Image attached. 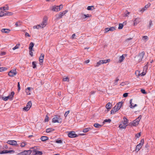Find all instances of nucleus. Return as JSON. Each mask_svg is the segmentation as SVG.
<instances>
[{
  "instance_id": "f257e3e1",
  "label": "nucleus",
  "mask_w": 155,
  "mask_h": 155,
  "mask_svg": "<svg viewBox=\"0 0 155 155\" xmlns=\"http://www.w3.org/2000/svg\"><path fill=\"white\" fill-rule=\"evenodd\" d=\"M128 120L125 117H123V120L122 121L119 125V127L120 129H122L126 128L128 125Z\"/></svg>"
},
{
  "instance_id": "f03ea898",
  "label": "nucleus",
  "mask_w": 155,
  "mask_h": 155,
  "mask_svg": "<svg viewBox=\"0 0 155 155\" xmlns=\"http://www.w3.org/2000/svg\"><path fill=\"white\" fill-rule=\"evenodd\" d=\"M145 55L144 51H142L138 55L135 57V60L137 63H139L142 61L143 58Z\"/></svg>"
},
{
  "instance_id": "7ed1b4c3",
  "label": "nucleus",
  "mask_w": 155,
  "mask_h": 155,
  "mask_svg": "<svg viewBox=\"0 0 155 155\" xmlns=\"http://www.w3.org/2000/svg\"><path fill=\"white\" fill-rule=\"evenodd\" d=\"M32 149V152L33 155H42V153L41 151H39L36 147H32L31 148Z\"/></svg>"
},
{
  "instance_id": "20e7f679",
  "label": "nucleus",
  "mask_w": 155,
  "mask_h": 155,
  "mask_svg": "<svg viewBox=\"0 0 155 155\" xmlns=\"http://www.w3.org/2000/svg\"><path fill=\"white\" fill-rule=\"evenodd\" d=\"M142 116L140 115L135 120L133 121L130 124V125L134 126H136L139 124V121L141 118Z\"/></svg>"
},
{
  "instance_id": "39448f33",
  "label": "nucleus",
  "mask_w": 155,
  "mask_h": 155,
  "mask_svg": "<svg viewBox=\"0 0 155 155\" xmlns=\"http://www.w3.org/2000/svg\"><path fill=\"white\" fill-rule=\"evenodd\" d=\"M62 119L59 116L55 115L52 119V122L53 123H61L62 122Z\"/></svg>"
},
{
  "instance_id": "423d86ee",
  "label": "nucleus",
  "mask_w": 155,
  "mask_h": 155,
  "mask_svg": "<svg viewBox=\"0 0 155 155\" xmlns=\"http://www.w3.org/2000/svg\"><path fill=\"white\" fill-rule=\"evenodd\" d=\"M68 11V10H66L62 12H60L59 14L56 15H55L56 20H58L61 18L62 17L65 15Z\"/></svg>"
},
{
  "instance_id": "0eeeda50",
  "label": "nucleus",
  "mask_w": 155,
  "mask_h": 155,
  "mask_svg": "<svg viewBox=\"0 0 155 155\" xmlns=\"http://www.w3.org/2000/svg\"><path fill=\"white\" fill-rule=\"evenodd\" d=\"M63 8V5H61L59 6L54 5L51 8V10L54 12H58L61 10Z\"/></svg>"
},
{
  "instance_id": "6e6552de",
  "label": "nucleus",
  "mask_w": 155,
  "mask_h": 155,
  "mask_svg": "<svg viewBox=\"0 0 155 155\" xmlns=\"http://www.w3.org/2000/svg\"><path fill=\"white\" fill-rule=\"evenodd\" d=\"M110 60L109 59L107 60H100L97 62L95 65V67H97L99 66L102 64L106 63L109 62Z\"/></svg>"
},
{
  "instance_id": "1a4fd4ad",
  "label": "nucleus",
  "mask_w": 155,
  "mask_h": 155,
  "mask_svg": "<svg viewBox=\"0 0 155 155\" xmlns=\"http://www.w3.org/2000/svg\"><path fill=\"white\" fill-rule=\"evenodd\" d=\"M144 142V140L143 139H142L141 140L140 143L138 144L136 147L135 150L137 152H138L141 148Z\"/></svg>"
},
{
  "instance_id": "9d476101",
  "label": "nucleus",
  "mask_w": 155,
  "mask_h": 155,
  "mask_svg": "<svg viewBox=\"0 0 155 155\" xmlns=\"http://www.w3.org/2000/svg\"><path fill=\"white\" fill-rule=\"evenodd\" d=\"M14 94V92H11V94H9L8 96L3 98V100L5 101H6L8 100H12Z\"/></svg>"
},
{
  "instance_id": "9b49d317",
  "label": "nucleus",
  "mask_w": 155,
  "mask_h": 155,
  "mask_svg": "<svg viewBox=\"0 0 155 155\" xmlns=\"http://www.w3.org/2000/svg\"><path fill=\"white\" fill-rule=\"evenodd\" d=\"M47 24V19L46 18H44L43 19L42 22L39 25L41 26V28H45Z\"/></svg>"
},
{
  "instance_id": "f8f14e48",
  "label": "nucleus",
  "mask_w": 155,
  "mask_h": 155,
  "mask_svg": "<svg viewBox=\"0 0 155 155\" xmlns=\"http://www.w3.org/2000/svg\"><path fill=\"white\" fill-rule=\"evenodd\" d=\"M32 153V151L31 150H25L18 153L16 155H30Z\"/></svg>"
},
{
  "instance_id": "ddd939ff",
  "label": "nucleus",
  "mask_w": 155,
  "mask_h": 155,
  "mask_svg": "<svg viewBox=\"0 0 155 155\" xmlns=\"http://www.w3.org/2000/svg\"><path fill=\"white\" fill-rule=\"evenodd\" d=\"M17 74L15 69H13L11 70L8 73V75L10 77H13L15 75Z\"/></svg>"
},
{
  "instance_id": "4468645a",
  "label": "nucleus",
  "mask_w": 155,
  "mask_h": 155,
  "mask_svg": "<svg viewBox=\"0 0 155 155\" xmlns=\"http://www.w3.org/2000/svg\"><path fill=\"white\" fill-rule=\"evenodd\" d=\"M32 105V103L31 101H29L27 104L26 106L23 108V110L25 111H28L29 110Z\"/></svg>"
},
{
  "instance_id": "2eb2a0df",
  "label": "nucleus",
  "mask_w": 155,
  "mask_h": 155,
  "mask_svg": "<svg viewBox=\"0 0 155 155\" xmlns=\"http://www.w3.org/2000/svg\"><path fill=\"white\" fill-rule=\"evenodd\" d=\"M68 136L69 137L71 138H74L78 136L77 134H75L74 132H70L68 133Z\"/></svg>"
},
{
  "instance_id": "dca6fc26",
  "label": "nucleus",
  "mask_w": 155,
  "mask_h": 155,
  "mask_svg": "<svg viewBox=\"0 0 155 155\" xmlns=\"http://www.w3.org/2000/svg\"><path fill=\"white\" fill-rule=\"evenodd\" d=\"M44 57V54H41L39 58V61L40 62V64L41 65L42 64L43 62V59Z\"/></svg>"
},
{
  "instance_id": "f3484780",
  "label": "nucleus",
  "mask_w": 155,
  "mask_h": 155,
  "mask_svg": "<svg viewBox=\"0 0 155 155\" xmlns=\"http://www.w3.org/2000/svg\"><path fill=\"white\" fill-rule=\"evenodd\" d=\"M7 143L9 144L12 145H16L17 144V141L14 140H8L7 142Z\"/></svg>"
},
{
  "instance_id": "a211bd4d",
  "label": "nucleus",
  "mask_w": 155,
  "mask_h": 155,
  "mask_svg": "<svg viewBox=\"0 0 155 155\" xmlns=\"http://www.w3.org/2000/svg\"><path fill=\"white\" fill-rule=\"evenodd\" d=\"M119 110L115 106L112 108L110 111V114H115L117 111H118Z\"/></svg>"
},
{
  "instance_id": "6ab92c4d",
  "label": "nucleus",
  "mask_w": 155,
  "mask_h": 155,
  "mask_svg": "<svg viewBox=\"0 0 155 155\" xmlns=\"http://www.w3.org/2000/svg\"><path fill=\"white\" fill-rule=\"evenodd\" d=\"M141 21V19L140 18H137L135 19L134 21V25H137Z\"/></svg>"
},
{
  "instance_id": "aec40b11",
  "label": "nucleus",
  "mask_w": 155,
  "mask_h": 155,
  "mask_svg": "<svg viewBox=\"0 0 155 155\" xmlns=\"http://www.w3.org/2000/svg\"><path fill=\"white\" fill-rule=\"evenodd\" d=\"M1 31L3 33H8L10 32V30L9 29L3 28L2 29Z\"/></svg>"
},
{
  "instance_id": "412c9836",
  "label": "nucleus",
  "mask_w": 155,
  "mask_h": 155,
  "mask_svg": "<svg viewBox=\"0 0 155 155\" xmlns=\"http://www.w3.org/2000/svg\"><path fill=\"white\" fill-rule=\"evenodd\" d=\"M122 102H119L115 105V106L119 110L122 106Z\"/></svg>"
},
{
  "instance_id": "4be33fe9",
  "label": "nucleus",
  "mask_w": 155,
  "mask_h": 155,
  "mask_svg": "<svg viewBox=\"0 0 155 155\" xmlns=\"http://www.w3.org/2000/svg\"><path fill=\"white\" fill-rule=\"evenodd\" d=\"M147 67L146 66H145L143 67V69H145V71H143L142 73H140V76H144L145 75L146 72V70L147 69Z\"/></svg>"
},
{
  "instance_id": "5701e85b",
  "label": "nucleus",
  "mask_w": 155,
  "mask_h": 155,
  "mask_svg": "<svg viewBox=\"0 0 155 155\" xmlns=\"http://www.w3.org/2000/svg\"><path fill=\"white\" fill-rule=\"evenodd\" d=\"M132 99H131L130 100V107L131 108H134L135 107L137 106V105L136 104H134L132 103Z\"/></svg>"
},
{
  "instance_id": "b1692460",
  "label": "nucleus",
  "mask_w": 155,
  "mask_h": 155,
  "mask_svg": "<svg viewBox=\"0 0 155 155\" xmlns=\"http://www.w3.org/2000/svg\"><path fill=\"white\" fill-rule=\"evenodd\" d=\"M40 139L41 141H44L48 140V138L47 136H43L41 137Z\"/></svg>"
},
{
  "instance_id": "393cba45",
  "label": "nucleus",
  "mask_w": 155,
  "mask_h": 155,
  "mask_svg": "<svg viewBox=\"0 0 155 155\" xmlns=\"http://www.w3.org/2000/svg\"><path fill=\"white\" fill-rule=\"evenodd\" d=\"M8 7L7 5H6L5 6L3 7L0 8V10L5 11L6 10H8Z\"/></svg>"
},
{
  "instance_id": "a878e982",
  "label": "nucleus",
  "mask_w": 155,
  "mask_h": 155,
  "mask_svg": "<svg viewBox=\"0 0 155 155\" xmlns=\"http://www.w3.org/2000/svg\"><path fill=\"white\" fill-rule=\"evenodd\" d=\"M31 89V88L30 87H28L26 89L25 92L27 94L30 95L31 94L30 93V91Z\"/></svg>"
},
{
  "instance_id": "bb28decb",
  "label": "nucleus",
  "mask_w": 155,
  "mask_h": 155,
  "mask_svg": "<svg viewBox=\"0 0 155 155\" xmlns=\"http://www.w3.org/2000/svg\"><path fill=\"white\" fill-rule=\"evenodd\" d=\"M112 104L108 102L106 106V108L107 109H110L111 108Z\"/></svg>"
},
{
  "instance_id": "cd10ccee",
  "label": "nucleus",
  "mask_w": 155,
  "mask_h": 155,
  "mask_svg": "<svg viewBox=\"0 0 155 155\" xmlns=\"http://www.w3.org/2000/svg\"><path fill=\"white\" fill-rule=\"evenodd\" d=\"M94 126L96 128H100L102 127V125L97 123H95L94 124Z\"/></svg>"
},
{
  "instance_id": "c85d7f7f",
  "label": "nucleus",
  "mask_w": 155,
  "mask_h": 155,
  "mask_svg": "<svg viewBox=\"0 0 155 155\" xmlns=\"http://www.w3.org/2000/svg\"><path fill=\"white\" fill-rule=\"evenodd\" d=\"M34 44L33 42H31L29 44V50H33V48L34 46Z\"/></svg>"
},
{
  "instance_id": "c756f323",
  "label": "nucleus",
  "mask_w": 155,
  "mask_h": 155,
  "mask_svg": "<svg viewBox=\"0 0 155 155\" xmlns=\"http://www.w3.org/2000/svg\"><path fill=\"white\" fill-rule=\"evenodd\" d=\"M124 58L123 55L120 56L119 58V62L120 63L122 62L124 60Z\"/></svg>"
},
{
  "instance_id": "7c9ffc66",
  "label": "nucleus",
  "mask_w": 155,
  "mask_h": 155,
  "mask_svg": "<svg viewBox=\"0 0 155 155\" xmlns=\"http://www.w3.org/2000/svg\"><path fill=\"white\" fill-rule=\"evenodd\" d=\"M91 129V128L90 127L86 128L83 130V132L84 133H86L89 131Z\"/></svg>"
},
{
  "instance_id": "2f4dec72",
  "label": "nucleus",
  "mask_w": 155,
  "mask_h": 155,
  "mask_svg": "<svg viewBox=\"0 0 155 155\" xmlns=\"http://www.w3.org/2000/svg\"><path fill=\"white\" fill-rule=\"evenodd\" d=\"M21 25V23L20 21H18L15 24L16 27H18L20 26Z\"/></svg>"
},
{
  "instance_id": "473e14b6",
  "label": "nucleus",
  "mask_w": 155,
  "mask_h": 155,
  "mask_svg": "<svg viewBox=\"0 0 155 155\" xmlns=\"http://www.w3.org/2000/svg\"><path fill=\"white\" fill-rule=\"evenodd\" d=\"M119 80V79L117 78L116 80L114 81L113 84L114 85H117L118 84V82Z\"/></svg>"
},
{
  "instance_id": "72a5a7b5",
  "label": "nucleus",
  "mask_w": 155,
  "mask_h": 155,
  "mask_svg": "<svg viewBox=\"0 0 155 155\" xmlns=\"http://www.w3.org/2000/svg\"><path fill=\"white\" fill-rule=\"evenodd\" d=\"M41 26H40L39 24V25H35V26H33V28L34 29H38L40 28H41Z\"/></svg>"
},
{
  "instance_id": "f704fd0d",
  "label": "nucleus",
  "mask_w": 155,
  "mask_h": 155,
  "mask_svg": "<svg viewBox=\"0 0 155 155\" xmlns=\"http://www.w3.org/2000/svg\"><path fill=\"white\" fill-rule=\"evenodd\" d=\"M91 16V15L89 14H87V15H82V18H83L84 19L86 18L89 17H90Z\"/></svg>"
},
{
  "instance_id": "c9c22d12",
  "label": "nucleus",
  "mask_w": 155,
  "mask_h": 155,
  "mask_svg": "<svg viewBox=\"0 0 155 155\" xmlns=\"http://www.w3.org/2000/svg\"><path fill=\"white\" fill-rule=\"evenodd\" d=\"M54 130L53 128H49L47 129L46 130V132L47 133H49V132H50L52 131H53Z\"/></svg>"
},
{
  "instance_id": "e433bc0d",
  "label": "nucleus",
  "mask_w": 155,
  "mask_h": 155,
  "mask_svg": "<svg viewBox=\"0 0 155 155\" xmlns=\"http://www.w3.org/2000/svg\"><path fill=\"white\" fill-rule=\"evenodd\" d=\"M7 69V68L5 67H0V72L5 71Z\"/></svg>"
},
{
  "instance_id": "4c0bfd02",
  "label": "nucleus",
  "mask_w": 155,
  "mask_h": 155,
  "mask_svg": "<svg viewBox=\"0 0 155 155\" xmlns=\"http://www.w3.org/2000/svg\"><path fill=\"white\" fill-rule=\"evenodd\" d=\"M130 14V12H128L127 11H126L124 12V16L127 17V16Z\"/></svg>"
},
{
  "instance_id": "58836bf2",
  "label": "nucleus",
  "mask_w": 155,
  "mask_h": 155,
  "mask_svg": "<svg viewBox=\"0 0 155 155\" xmlns=\"http://www.w3.org/2000/svg\"><path fill=\"white\" fill-rule=\"evenodd\" d=\"M2 10H0V17H2L5 15V12L2 11Z\"/></svg>"
},
{
  "instance_id": "ea45409f",
  "label": "nucleus",
  "mask_w": 155,
  "mask_h": 155,
  "mask_svg": "<svg viewBox=\"0 0 155 155\" xmlns=\"http://www.w3.org/2000/svg\"><path fill=\"white\" fill-rule=\"evenodd\" d=\"M5 15H13V13L11 12H5Z\"/></svg>"
},
{
  "instance_id": "a19ab883",
  "label": "nucleus",
  "mask_w": 155,
  "mask_h": 155,
  "mask_svg": "<svg viewBox=\"0 0 155 155\" xmlns=\"http://www.w3.org/2000/svg\"><path fill=\"white\" fill-rule=\"evenodd\" d=\"M135 74L137 77L139 76L140 75V71H136L135 72Z\"/></svg>"
},
{
  "instance_id": "79ce46f5",
  "label": "nucleus",
  "mask_w": 155,
  "mask_h": 155,
  "mask_svg": "<svg viewBox=\"0 0 155 155\" xmlns=\"http://www.w3.org/2000/svg\"><path fill=\"white\" fill-rule=\"evenodd\" d=\"M6 54V53L5 51H1L0 52V57L2 56L5 55Z\"/></svg>"
},
{
  "instance_id": "37998d69",
  "label": "nucleus",
  "mask_w": 155,
  "mask_h": 155,
  "mask_svg": "<svg viewBox=\"0 0 155 155\" xmlns=\"http://www.w3.org/2000/svg\"><path fill=\"white\" fill-rule=\"evenodd\" d=\"M108 28H109V31H113L115 29V28L114 27H112Z\"/></svg>"
},
{
  "instance_id": "c03bdc74",
  "label": "nucleus",
  "mask_w": 155,
  "mask_h": 155,
  "mask_svg": "<svg viewBox=\"0 0 155 155\" xmlns=\"http://www.w3.org/2000/svg\"><path fill=\"white\" fill-rule=\"evenodd\" d=\"M143 40L146 41L148 40V37L147 36H143Z\"/></svg>"
},
{
  "instance_id": "a18cd8bd",
  "label": "nucleus",
  "mask_w": 155,
  "mask_h": 155,
  "mask_svg": "<svg viewBox=\"0 0 155 155\" xmlns=\"http://www.w3.org/2000/svg\"><path fill=\"white\" fill-rule=\"evenodd\" d=\"M19 45H16L12 49L14 50L16 49H18L19 48Z\"/></svg>"
},
{
  "instance_id": "49530a36",
  "label": "nucleus",
  "mask_w": 155,
  "mask_h": 155,
  "mask_svg": "<svg viewBox=\"0 0 155 155\" xmlns=\"http://www.w3.org/2000/svg\"><path fill=\"white\" fill-rule=\"evenodd\" d=\"M123 27V25L122 24H120L118 28L119 29H121Z\"/></svg>"
},
{
  "instance_id": "de8ad7c7",
  "label": "nucleus",
  "mask_w": 155,
  "mask_h": 155,
  "mask_svg": "<svg viewBox=\"0 0 155 155\" xmlns=\"http://www.w3.org/2000/svg\"><path fill=\"white\" fill-rule=\"evenodd\" d=\"M32 65L33 66V68H35L36 67V62L35 61H33L32 62Z\"/></svg>"
},
{
  "instance_id": "09e8293b",
  "label": "nucleus",
  "mask_w": 155,
  "mask_h": 155,
  "mask_svg": "<svg viewBox=\"0 0 155 155\" xmlns=\"http://www.w3.org/2000/svg\"><path fill=\"white\" fill-rule=\"evenodd\" d=\"M2 153H8V150H3L2 151Z\"/></svg>"
},
{
  "instance_id": "8fccbe9b",
  "label": "nucleus",
  "mask_w": 155,
  "mask_h": 155,
  "mask_svg": "<svg viewBox=\"0 0 155 155\" xmlns=\"http://www.w3.org/2000/svg\"><path fill=\"white\" fill-rule=\"evenodd\" d=\"M94 6H88L87 8V9L88 10H92V8H93Z\"/></svg>"
},
{
  "instance_id": "3c124183",
  "label": "nucleus",
  "mask_w": 155,
  "mask_h": 155,
  "mask_svg": "<svg viewBox=\"0 0 155 155\" xmlns=\"http://www.w3.org/2000/svg\"><path fill=\"white\" fill-rule=\"evenodd\" d=\"M29 53L30 55L32 57L33 56V53L32 51L33 50H29Z\"/></svg>"
},
{
  "instance_id": "603ef678",
  "label": "nucleus",
  "mask_w": 155,
  "mask_h": 155,
  "mask_svg": "<svg viewBox=\"0 0 155 155\" xmlns=\"http://www.w3.org/2000/svg\"><path fill=\"white\" fill-rule=\"evenodd\" d=\"M63 80L64 81H69V79L68 77H66L64 78L63 79Z\"/></svg>"
},
{
  "instance_id": "864d4df0",
  "label": "nucleus",
  "mask_w": 155,
  "mask_h": 155,
  "mask_svg": "<svg viewBox=\"0 0 155 155\" xmlns=\"http://www.w3.org/2000/svg\"><path fill=\"white\" fill-rule=\"evenodd\" d=\"M26 145L25 143V142H22L21 143L20 146L21 147H24Z\"/></svg>"
},
{
  "instance_id": "5fc2aeb1",
  "label": "nucleus",
  "mask_w": 155,
  "mask_h": 155,
  "mask_svg": "<svg viewBox=\"0 0 155 155\" xmlns=\"http://www.w3.org/2000/svg\"><path fill=\"white\" fill-rule=\"evenodd\" d=\"M111 121V120L110 119H106L105 120H104V122H108L109 123H110Z\"/></svg>"
},
{
  "instance_id": "6e6d98bb",
  "label": "nucleus",
  "mask_w": 155,
  "mask_h": 155,
  "mask_svg": "<svg viewBox=\"0 0 155 155\" xmlns=\"http://www.w3.org/2000/svg\"><path fill=\"white\" fill-rule=\"evenodd\" d=\"M109 31V28H106L104 29V33H106L108 31Z\"/></svg>"
},
{
  "instance_id": "4d7b16f0",
  "label": "nucleus",
  "mask_w": 155,
  "mask_h": 155,
  "mask_svg": "<svg viewBox=\"0 0 155 155\" xmlns=\"http://www.w3.org/2000/svg\"><path fill=\"white\" fill-rule=\"evenodd\" d=\"M48 117L47 115L46 116L45 118V122H48Z\"/></svg>"
},
{
  "instance_id": "13d9d810",
  "label": "nucleus",
  "mask_w": 155,
  "mask_h": 155,
  "mask_svg": "<svg viewBox=\"0 0 155 155\" xmlns=\"http://www.w3.org/2000/svg\"><path fill=\"white\" fill-rule=\"evenodd\" d=\"M69 111L68 110L64 114V116L66 117L69 114Z\"/></svg>"
},
{
  "instance_id": "bf43d9fd",
  "label": "nucleus",
  "mask_w": 155,
  "mask_h": 155,
  "mask_svg": "<svg viewBox=\"0 0 155 155\" xmlns=\"http://www.w3.org/2000/svg\"><path fill=\"white\" fill-rule=\"evenodd\" d=\"M152 21L150 20L149 21V28H150L151 26L152 25Z\"/></svg>"
},
{
  "instance_id": "052dcab7",
  "label": "nucleus",
  "mask_w": 155,
  "mask_h": 155,
  "mask_svg": "<svg viewBox=\"0 0 155 155\" xmlns=\"http://www.w3.org/2000/svg\"><path fill=\"white\" fill-rule=\"evenodd\" d=\"M140 133H138V134H137L135 135V136L137 138H139L140 137Z\"/></svg>"
},
{
  "instance_id": "680f3d73",
  "label": "nucleus",
  "mask_w": 155,
  "mask_h": 155,
  "mask_svg": "<svg viewBox=\"0 0 155 155\" xmlns=\"http://www.w3.org/2000/svg\"><path fill=\"white\" fill-rule=\"evenodd\" d=\"M141 91L143 94H147V93L146 92L145 90H144V89H142L141 90Z\"/></svg>"
},
{
  "instance_id": "e2e57ef3",
  "label": "nucleus",
  "mask_w": 155,
  "mask_h": 155,
  "mask_svg": "<svg viewBox=\"0 0 155 155\" xmlns=\"http://www.w3.org/2000/svg\"><path fill=\"white\" fill-rule=\"evenodd\" d=\"M128 94V93H124L123 95V96L124 97H126L127 96Z\"/></svg>"
},
{
  "instance_id": "0e129e2a",
  "label": "nucleus",
  "mask_w": 155,
  "mask_h": 155,
  "mask_svg": "<svg viewBox=\"0 0 155 155\" xmlns=\"http://www.w3.org/2000/svg\"><path fill=\"white\" fill-rule=\"evenodd\" d=\"M56 142L57 143H61L62 141L61 140H58L56 141Z\"/></svg>"
},
{
  "instance_id": "69168bd1",
  "label": "nucleus",
  "mask_w": 155,
  "mask_h": 155,
  "mask_svg": "<svg viewBox=\"0 0 155 155\" xmlns=\"http://www.w3.org/2000/svg\"><path fill=\"white\" fill-rule=\"evenodd\" d=\"M15 151L14 150H8V153H15Z\"/></svg>"
},
{
  "instance_id": "338daca9",
  "label": "nucleus",
  "mask_w": 155,
  "mask_h": 155,
  "mask_svg": "<svg viewBox=\"0 0 155 155\" xmlns=\"http://www.w3.org/2000/svg\"><path fill=\"white\" fill-rule=\"evenodd\" d=\"M18 90L19 91L21 89V88H20L19 82H18Z\"/></svg>"
},
{
  "instance_id": "774afa93",
  "label": "nucleus",
  "mask_w": 155,
  "mask_h": 155,
  "mask_svg": "<svg viewBox=\"0 0 155 155\" xmlns=\"http://www.w3.org/2000/svg\"><path fill=\"white\" fill-rule=\"evenodd\" d=\"M25 35L26 36H27L28 37H30V35L28 33L26 32L25 33Z\"/></svg>"
}]
</instances>
